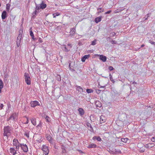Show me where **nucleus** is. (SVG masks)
Segmentation results:
<instances>
[{
    "label": "nucleus",
    "mask_w": 155,
    "mask_h": 155,
    "mask_svg": "<svg viewBox=\"0 0 155 155\" xmlns=\"http://www.w3.org/2000/svg\"><path fill=\"white\" fill-rule=\"evenodd\" d=\"M36 6L35 10L33 12V14L36 15L40 11V9H43L46 8L47 6L44 3L43 1H42V2L40 4H37L36 3H35Z\"/></svg>",
    "instance_id": "f257e3e1"
},
{
    "label": "nucleus",
    "mask_w": 155,
    "mask_h": 155,
    "mask_svg": "<svg viewBox=\"0 0 155 155\" xmlns=\"http://www.w3.org/2000/svg\"><path fill=\"white\" fill-rule=\"evenodd\" d=\"M12 128L9 126L5 127L4 128V134L5 135H10Z\"/></svg>",
    "instance_id": "f03ea898"
},
{
    "label": "nucleus",
    "mask_w": 155,
    "mask_h": 155,
    "mask_svg": "<svg viewBox=\"0 0 155 155\" xmlns=\"http://www.w3.org/2000/svg\"><path fill=\"white\" fill-rule=\"evenodd\" d=\"M22 30H20L19 31V34L17 38L16 41V44L18 47H19L20 45L21 41L22 38Z\"/></svg>",
    "instance_id": "7ed1b4c3"
},
{
    "label": "nucleus",
    "mask_w": 155,
    "mask_h": 155,
    "mask_svg": "<svg viewBox=\"0 0 155 155\" xmlns=\"http://www.w3.org/2000/svg\"><path fill=\"white\" fill-rule=\"evenodd\" d=\"M25 80L28 85H30L31 84V78L28 73H25L24 74Z\"/></svg>",
    "instance_id": "20e7f679"
},
{
    "label": "nucleus",
    "mask_w": 155,
    "mask_h": 155,
    "mask_svg": "<svg viewBox=\"0 0 155 155\" xmlns=\"http://www.w3.org/2000/svg\"><path fill=\"white\" fill-rule=\"evenodd\" d=\"M10 119H12L13 120L12 123L15 122L18 119V116L16 113H13L12 114L10 117Z\"/></svg>",
    "instance_id": "39448f33"
},
{
    "label": "nucleus",
    "mask_w": 155,
    "mask_h": 155,
    "mask_svg": "<svg viewBox=\"0 0 155 155\" xmlns=\"http://www.w3.org/2000/svg\"><path fill=\"white\" fill-rule=\"evenodd\" d=\"M42 150L45 155H48L49 152V150L48 146L46 145H44L43 146Z\"/></svg>",
    "instance_id": "423d86ee"
},
{
    "label": "nucleus",
    "mask_w": 155,
    "mask_h": 155,
    "mask_svg": "<svg viewBox=\"0 0 155 155\" xmlns=\"http://www.w3.org/2000/svg\"><path fill=\"white\" fill-rule=\"evenodd\" d=\"M30 104L31 107H35L37 106L40 105L39 102L37 101H31Z\"/></svg>",
    "instance_id": "0eeeda50"
},
{
    "label": "nucleus",
    "mask_w": 155,
    "mask_h": 155,
    "mask_svg": "<svg viewBox=\"0 0 155 155\" xmlns=\"http://www.w3.org/2000/svg\"><path fill=\"white\" fill-rule=\"evenodd\" d=\"M20 147L24 152H27L28 151V148L27 145L26 144H20Z\"/></svg>",
    "instance_id": "6e6552de"
},
{
    "label": "nucleus",
    "mask_w": 155,
    "mask_h": 155,
    "mask_svg": "<svg viewBox=\"0 0 155 155\" xmlns=\"http://www.w3.org/2000/svg\"><path fill=\"white\" fill-rule=\"evenodd\" d=\"M8 16V14L7 12L4 10L3 11L2 14V18L3 20L6 18Z\"/></svg>",
    "instance_id": "1a4fd4ad"
},
{
    "label": "nucleus",
    "mask_w": 155,
    "mask_h": 155,
    "mask_svg": "<svg viewBox=\"0 0 155 155\" xmlns=\"http://www.w3.org/2000/svg\"><path fill=\"white\" fill-rule=\"evenodd\" d=\"M75 29L74 28H71V31L69 32L70 34L68 35V37H72L73 35L75 33Z\"/></svg>",
    "instance_id": "9d476101"
},
{
    "label": "nucleus",
    "mask_w": 155,
    "mask_h": 155,
    "mask_svg": "<svg viewBox=\"0 0 155 155\" xmlns=\"http://www.w3.org/2000/svg\"><path fill=\"white\" fill-rule=\"evenodd\" d=\"M98 56H99L100 59L102 60L103 62H105L106 61L107 57L102 55L97 54Z\"/></svg>",
    "instance_id": "9b49d317"
},
{
    "label": "nucleus",
    "mask_w": 155,
    "mask_h": 155,
    "mask_svg": "<svg viewBox=\"0 0 155 155\" xmlns=\"http://www.w3.org/2000/svg\"><path fill=\"white\" fill-rule=\"evenodd\" d=\"M78 111L79 112V114L81 116H82L84 114V111L83 109L81 108H79L78 109Z\"/></svg>",
    "instance_id": "f8f14e48"
},
{
    "label": "nucleus",
    "mask_w": 155,
    "mask_h": 155,
    "mask_svg": "<svg viewBox=\"0 0 155 155\" xmlns=\"http://www.w3.org/2000/svg\"><path fill=\"white\" fill-rule=\"evenodd\" d=\"M100 119L101 123H103L106 121L107 118L105 117L102 115L100 116Z\"/></svg>",
    "instance_id": "ddd939ff"
},
{
    "label": "nucleus",
    "mask_w": 155,
    "mask_h": 155,
    "mask_svg": "<svg viewBox=\"0 0 155 155\" xmlns=\"http://www.w3.org/2000/svg\"><path fill=\"white\" fill-rule=\"evenodd\" d=\"M102 16H100L95 18L94 21L96 23H97L101 21V20Z\"/></svg>",
    "instance_id": "4468645a"
},
{
    "label": "nucleus",
    "mask_w": 155,
    "mask_h": 155,
    "mask_svg": "<svg viewBox=\"0 0 155 155\" xmlns=\"http://www.w3.org/2000/svg\"><path fill=\"white\" fill-rule=\"evenodd\" d=\"M46 138L47 140L49 141V142L51 143H53L52 138L50 135H47Z\"/></svg>",
    "instance_id": "2eb2a0df"
},
{
    "label": "nucleus",
    "mask_w": 155,
    "mask_h": 155,
    "mask_svg": "<svg viewBox=\"0 0 155 155\" xmlns=\"http://www.w3.org/2000/svg\"><path fill=\"white\" fill-rule=\"evenodd\" d=\"M75 87H77L76 90L80 93L84 91L83 89L81 87L77 85Z\"/></svg>",
    "instance_id": "dca6fc26"
},
{
    "label": "nucleus",
    "mask_w": 155,
    "mask_h": 155,
    "mask_svg": "<svg viewBox=\"0 0 155 155\" xmlns=\"http://www.w3.org/2000/svg\"><path fill=\"white\" fill-rule=\"evenodd\" d=\"M13 144L15 146H18L19 144V143L18 142V140L16 139H14L13 140Z\"/></svg>",
    "instance_id": "f3484780"
},
{
    "label": "nucleus",
    "mask_w": 155,
    "mask_h": 155,
    "mask_svg": "<svg viewBox=\"0 0 155 155\" xmlns=\"http://www.w3.org/2000/svg\"><path fill=\"white\" fill-rule=\"evenodd\" d=\"M154 146V144L153 143H150L144 145V147L147 148L152 147Z\"/></svg>",
    "instance_id": "a211bd4d"
},
{
    "label": "nucleus",
    "mask_w": 155,
    "mask_h": 155,
    "mask_svg": "<svg viewBox=\"0 0 155 155\" xmlns=\"http://www.w3.org/2000/svg\"><path fill=\"white\" fill-rule=\"evenodd\" d=\"M10 152L12 154V155H15L17 153L16 151L14 148H10Z\"/></svg>",
    "instance_id": "6ab92c4d"
},
{
    "label": "nucleus",
    "mask_w": 155,
    "mask_h": 155,
    "mask_svg": "<svg viewBox=\"0 0 155 155\" xmlns=\"http://www.w3.org/2000/svg\"><path fill=\"white\" fill-rule=\"evenodd\" d=\"M90 57V55H84V56L83 57L81 58V61L82 62H85L86 59Z\"/></svg>",
    "instance_id": "aec40b11"
},
{
    "label": "nucleus",
    "mask_w": 155,
    "mask_h": 155,
    "mask_svg": "<svg viewBox=\"0 0 155 155\" xmlns=\"http://www.w3.org/2000/svg\"><path fill=\"white\" fill-rule=\"evenodd\" d=\"M4 84L2 80L0 79V94L2 92V89L3 87Z\"/></svg>",
    "instance_id": "412c9836"
},
{
    "label": "nucleus",
    "mask_w": 155,
    "mask_h": 155,
    "mask_svg": "<svg viewBox=\"0 0 155 155\" xmlns=\"http://www.w3.org/2000/svg\"><path fill=\"white\" fill-rule=\"evenodd\" d=\"M31 120L32 124L34 125L35 126L36 125L35 118H32Z\"/></svg>",
    "instance_id": "4be33fe9"
},
{
    "label": "nucleus",
    "mask_w": 155,
    "mask_h": 155,
    "mask_svg": "<svg viewBox=\"0 0 155 155\" xmlns=\"http://www.w3.org/2000/svg\"><path fill=\"white\" fill-rule=\"evenodd\" d=\"M97 147V145L94 144H91L88 145L87 147L89 148H95Z\"/></svg>",
    "instance_id": "5701e85b"
},
{
    "label": "nucleus",
    "mask_w": 155,
    "mask_h": 155,
    "mask_svg": "<svg viewBox=\"0 0 155 155\" xmlns=\"http://www.w3.org/2000/svg\"><path fill=\"white\" fill-rule=\"evenodd\" d=\"M30 34L31 36V37L32 38H34V34H33V32L32 31V28H30Z\"/></svg>",
    "instance_id": "b1692460"
},
{
    "label": "nucleus",
    "mask_w": 155,
    "mask_h": 155,
    "mask_svg": "<svg viewBox=\"0 0 155 155\" xmlns=\"http://www.w3.org/2000/svg\"><path fill=\"white\" fill-rule=\"evenodd\" d=\"M43 118L46 119V121L48 122H49L51 121L50 118L48 116H43Z\"/></svg>",
    "instance_id": "393cba45"
},
{
    "label": "nucleus",
    "mask_w": 155,
    "mask_h": 155,
    "mask_svg": "<svg viewBox=\"0 0 155 155\" xmlns=\"http://www.w3.org/2000/svg\"><path fill=\"white\" fill-rule=\"evenodd\" d=\"M62 48L64 51L66 52L69 51L70 50L69 49L68 50L67 49V47L65 45H64L62 46Z\"/></svg>",
    "instance_id": "a878e982"
},
{
    "label": "nucleus",
    "mask_w": 155,
    "mask_h": 155,
    "mask_svg": "<svg viewBox=\"0 0 155 155\" xmlns=\"http://www.w3.org/2000/svg\"><path fill=\"white\" fill-rule=\"evenodd\" d=\"M98 12H97V14H98L100 13H101L102 12H104V9H102V8H99L97 9Z\"/></svg>",
    "instance_id": "bb28decb"
},
{
    "label": "nucleus",
    "mask_w": 155,
    "mask_h": 155,
    "mask_svg": "<svg viewBox=\"0 0 155 155\" xmlns=\"http://www.w3.org/2000/svg\"><path fill=\"white\" fill-rule=\"evenodd\" d=\"M3 139L5 140H6L7 141L8 139V137L10 136V135H5L4 134H3Z\"/></svg>",
    "instance_id": "cd10ccee"
},
{
    "label": "nucleus",
    "mask_w": 155,
    "mask_h": 155,
    "mask_svg": "<svg viewBox=\"0 0 155 155\" xmlns=\"http://www.w3.org/2000/svg\"><path fill=\"white\" fill-rule=\"evenodd\" d=\"M29 131L27 130L25 132L24 135L28 138L29 137Z\"/></svg>",
    "instance_id": "c85d7f7f"
},
{
    "label": "nucleus",
    "mask_w": 155,
    "mask_h": 155,
    "mask_svg": "<svg viewBox=\"0 0 155 155\" xmlns=\"http://www.w3.org/2000/svg\"><path fill=\"white\" fill-rule=\"evenodd\" d=\"M60 14L58 12H56L53 14V18H55L56 16H58Z\"/></svg>",
    "instance_id": "c756f323"
},
{
    "label": "nucleus",
    "mask_w": 155,
    "mask_h": 155,
    "mask_svg": "<svg viewBox=\"0 0 155 155\" xmlns=\"http://www.w3.org/2000/svg\"><path fill=\"white\" fill-rule=\"evenodd\" d=\"M128 139L127 138H122L121 139V141L124 142V143H126L127 140H128Z\"/></svg>",
    "instance_id": "7c9ffc66"
},
{
    "label": "nucleus",
    "mask_w": 155,
    "mask_h": 155,
    "mask_svg": "<svg viewBox=\"0 0 155 155\" xmlns=\"http://www.w3.org/2000/svg\"><path fill=\"white\" fill-rule=\"evenodd\" d=\"M56 80L58 81H61V77L60 75H57L56 77Z\"/></svg>",
    "instance_id": "2f4dec72"
},
{
    "label": "nucleus",
    "mask_w": 155,
    "mask_h": 155,
    "mask_svg": "<svg viewBox=\"0 0 155 155\" xmlns=\"http://www.w3.org/2000/svg\"><path fill=\"white\" fill-rule=\"evenodd\" d=\"M86 92L88 93H90L93 92V91L91 89H87L86 90Z\"/></svg>",
    "instance_id": "473e14b6"
},
{
    "label": "nucleus",
    "mask_w": 155,
    "mask_h": 155,
    "mask_svg": "<svg viewBox=\"0 0 155 155\" xmlns=\"http://www.w3.org/2000/svg\"><path fill=\"white\" fill-rule=\"evenodd\" d=\"M145 150L144 148H140L139 150V151L140 153H143L145 151Z\"/></svg>",
    "instance_id": "72a5a7b5"
},
{
    "label": "nucleus",
    "mask_w": 155,
    "mask_h": 155,
    "mask_svg": "<svg viewBox=\"0 0 155 155\" xmlns=\"http://www.w3.org/2000/svg\"><path fill=\"white\" fill-rule=\"evenodd\" d=\"M10 6V4H9L8 3L6 5V9L8 11L9 10Z\"/></svg>",
    "instance_id": "f704fd0d"
},
{
    "label": "nucleus",
    "mask_w": 155,
    "mask_h": 155,
    "mask_svg": "<svg viewBox=\"0 0 155 155\" xmlns=\"http://www.w3.org/2000/svg\"><path fill=\"white\" fill-rule=\"evenodd\" d=\"M96 41L97 40L96 39H95L94 40L92 41L91 45H95L96 44Z\"/></svg>",
    "instance_id": "c9c22d12"
},
{
    "label": "nucleus",
    "mask_w": 155,
    "mask_h": 155,
    "mask_svg": "<svg viewBox=\"0 0 155 155\" xmlns=\"http://www.w3.org/2000/svg\"><path fill=\"white\" fill-rule=\"evenodd\" d=\"M116 35V33L114 32H112L110 33V37H113Z\"/></svg>",
    "instance_id": "e433bc0d"
},
{
    "label": "nucleus",
    "mask_w": 155,
    "mask_h": 155,
    "mask_svg": "<svg viewBox=\"0 0 155 155\" xmlns=\"http://www.w3.org/2000/svg\"><path fill=\"white\" fill-rule=\"evenodd\" d=\"M62 153H65L66 152V150L65 149V147L64 146H62Z\"/></svg>",
    "instance_id": "4c0bfd02"
},
{
    "label": "nucleus",
    "mask_w": 155,
    "mask_h": 155,
    "mask_svg": "<svg viewBox=\"0 0 155 155\" xmlns=\"http://www.w3.org/2000/svg\"><path fill=\"white\" fill-rule=\"evenodd\" d=\"M89 125H90V129H89V130L91 132H93V127H92L91 124L89 123Z\"/></svg>",
    "instance_id": "58836bf2"
},
{
    "label": "nucleus",
    "mask_w": 155,
    "mask_h": 155,
    "mask_svg": "<svg viewBox=\"0 0 155 155\" xmlns=\"http://www.w3.org/2000/svg\"><path fill=\"white\" fill-rule=\"evenodd\" d=\"M96 140L98 141H100L101 140V138L99 136H97Z\"/></svg>",
    "instance_id": "ea45409f"
},
{
    "label": "nucleus",
    "mask_w": 155,
    "mask_h": 155,
    "mask_svg": "<svg viewBox=\"0 0 155 155\" xmlns=\"http://www.w3.org/2000/svg\"><path fill=\"white\" fill-rule=\"evenodd\" d=\"M108 69L110 71H112L114 69V68L111 66H109Z\"/></svg>",
    "instance_id": "a19ab883"
},
{
    "label": "nucleus",
    "mask_w": 155,
    "mask_h": 155,
    "mask_svg": "<svg viewBox=\"0 0 155 155\" xmlns=\"http://www.w3.org/2000/svg\"><path fill=\"white\" fill-rule=\"evenodd\" d=\"M70 65H71V64L70 63L69 64V68L70 69V70L72 71H75V70L74 69H73V68H72L71 67H70Z\"/></svg>",
    "instance_id": "79ce46f5"
},
{
    "label": "nucleus",
    "mask_w": 155,
    "mask_h": 155,
    "mask_svg": "<svg viewBox=\"0 0 155 155\" xmlns=\"http://www.w3.org/2000/svg\"><path fill=\"white\" fill-rule=\"evenodd\" d=\"M25 117L27 119V120H26V122L24 124H28V118L26 116H25Z\"/></svg>",
    "instance_id": "37998d69"
},
{
    "label": "nucleus",
    "mask_w": 155,
    "mask_h": 155,
    "mask_svg": "<svg viewBox=\"0 0 155 155\" xmlns=\"http://www.w3.org/2000/svg\"><path fill=\"white\" fill-rule=\"evenodd\" d=\"M111 10H109L108 11H107V12H105L104 13V14L106 15V14H109L111 13Z\"/></svg>",
    "instance_id": "c03bdc74"
},
{
    "label": "nucleus",
    "mask_w": 155,
    "mask_h": 155,
    "mask_svg": "<svg viewBox=\"0 0 155 155\" xmlns=\"http://www.w3.org/2000/svg\"><path fill=\"white\" fill-rule=\"evenodd\" d=\"M4 106V105L3 104H1L0 105V109L1 110L2 109H3V107Z\"/></svg>",
    "instance_id": "a18cd8bd"
},
{
    "label": "nucleus",
    "mask_w": 155,
    "mask_h": 155,
    "mask_svg": "<svg viewBox=\"0 0 155 155\" xmlns=\"http://www.w3.org/2000/svg\"><path fill=\"white\" fill-rule=\"evenodd\" d=\"M38 41L40 42V43H41L42 42V40L41 39V38H38Z\"/></svg>",
    "instance_id": "49530a36"
},
{
    "label": "nucleus",
    "mask_w": 155,
    "mask_h": 155,
    "mask_svg": "<svg viewBox=\"0 0 155 155\" xmlns=\"http://www.w3.org/2000/svg\"><path fill=\"white\" fill-rule=\"evenodd\" d=\"M150 42L152 45H155V42L152 41H150Z\"/></svg>",
    "instance_id": "de8ad7c7"
},
{
    "label": "nucleus",
    "mask_w": 155,
    "mask_h": 155,
    "mask_svg": "<svg viewBox=\"0 0 155 155\" xmlns=\"http://www.w3.org/2000/svg\"><path fill=\"white\" fill-rule=\"evenodd\" d=\"M110 80L112 82H113V81H114V80H113V78H112V77L111 76V74H110Z\"/></svg>",
    "instance_id": "09e8293b"
},
{
    "label": "nucleus",
    "mask_w": 155,
    "mask_h": 155,
    "mask_svg": "<svg viewBox=\"0 0 155 155\" xmlns=\"http://www.w3.org/2000/svg\"><path fill=\"white\" fill-rule=\"evenodd\" d=\"M151 141L153 142H155V137H153L151 139Z\"/></svg>",
    "instance_id": "8fccbe9b"
},
{
    "label": "nucleus",
    "mask_w": 155,
    "mask_h": 155,
    "mask_svg": "<svg viewBox=\"0 0 155 155\" xmlns=\"http://www.w3.org/2000/svg\"><path fill=\"white\" fill-rule=\"evenodd\" d=\"M111 42H112V44H116L117 43V42L116 41L114 40H112L111 41Z\"/></svg>",
    "instance_id": "3c124183"
},
{
    "label": "nucleus",
    "mask_w": 155,
    "mask_h": 155,
    "mask_svg": "<svg viewBox=\"0 0 155 155\" xmlns=\"http://www.w3.org/2000/svg\"><path fill=\"white\" fill-rule=\"evenodd\" d=\"M97 136H95L93 138H92V139L93 140H96L97 139Z\"/></svg>",
    "instance_id": "603ef678"
},
{
    "label": "nucleus",
    "mask_w": 155,
    "mask_h": 155,
    "mask_svg": "<svg viewBox=\"0 0 155 155\" xmlns=\"http://www.w3.org/2000/svg\"><path fill=\"white\" fill-rule=\"evenodd\" d=\"M15 146L16 147V149H18L19 147L20 146V144H18V146Z\"/></svg>",
    "instance_id": "864d4df0"
},
{
    "label": "nucleus",
    "mask_w": 155,
    "mask_h": 155,
    "mask_svg": "<svg viewBox=\"0 0 155 155\" xmlns=\"http://www.w3.org/2000/svg\"><path fill=\"white\" fill-rule=\"evenodd\" d=\"M149 14H147V15H146L145 16V18H146H146H145V20H146V19H147V18L148 17H149Z\"/></svg>",
    "instance_id": "5fc2aeb1"
},
{
    "label": "nucleus",
    "mask_w": 155,
    "mask_h": 155,
    "mask_svg": "<svg viewBox=\"0 0 155 155\" xmlns=\"http://www.w3.org/2000/svg\"><path fill=\"white\" fill-rule=\"evenodd\" d=\"M33 40L34 41H35L36 40L38 39V38H34H34H32Z\"/></svg>",
    "instance_id": "6e6d98bb"
},
{
    "label": "nucleus",
    "mask_w": 155,
    "mask_h": 155,
    "mask_svg": "<svg viewBox=\"0 0 155 155\" xmlns=\"http://www.w3.org/2000/svg\"><path fill=\"white\" fill-rule=\"evenodd\" d=\"M41 122H40V123L38 125V127H41Z\"/></svg>",
    "instance_id": "4d7b16f0"
},
{
    "label": "nucleus",
    "mask_w": 155,
    "mask_h": 155,
    "mask_svg": "<svg viewBox=\"0 0 155 155\" xmlns=\"http://www.w3.org/2000/svg\"><path fill=\"white\" fill-rule=\"evenodd\" d=\"M145 46L143 44L141 46V48H143Z\"/></svg>",
    "instance_id": "13d9d810"
},
{
    "label": "nucleus",
    "mask_w": 155,
    "mask_h": 155,
    "mask_svg": "<svg viewBox=\"0 0 155 155\" xmlns=\"http://www.w3.org/2000/svg\"><path fill=\"white\" fill-rule=\"evenodd\" d=\"M78 151L80 152V153H83V152L80 150H78Z\"/></svg>",
    "instance_id": "bf43d9fd"
},
{
    "label": "nucleus",
    "mask_w": 155,
    "mask_h": 155,
    "mask_svg": "<svg viewBox=\"0 0 155 155\" xmlns=\"http://www.w3.org/2000/svg\"><path fill=\"white\" fill-rule=\"evenodd\" d=\"M110 37H107V39H110Z\"/></svg>",
    "instance_id": "052dcab7"
},
{
    "label": "nucleus",
    "mask_w": 155,
    "mask_h": 155,
    "mask_svg": "<svg viewBox=\"0 0 155 155\" xmlns=\"http://www.w3.org/2000/svg\"><path fill=\"white\" fill-rule=\"evenodd\" d=\"M133 84H136V83L134 81V82H133Z\"/></svg>",
    "instance_id": "680f3d73"
},
{
    "label": "nucleus",
    "mask_w": 155,
    "mask_h": 155,
    "mask_svg": "<svg viewBox=\"0 0 155 155\" xmlns=\"http://www.w3.org/2000/svg\"><path fill=\"white\" fill-rule=\"evenodd\" d=\"M10 120H12V119H10V117H9V118H8V119L7 120V121H8Z\"/></svg>",
    "instance_id": "e2e57ef3"
},
{
    "label": "nucleus",
    "mask_w": 155,
    "mask_h": 155,
    "mask_svg": "<svg viewBox=\"0 0 155 155\" xmlns=\"http://www.w3.org/2000/svg\"><path fill=\"white\" fill-rule=\"evenodd\" d=\"M8 75H7V74H5V78L7 77V76Z\"/></svg>",
    "instance_id": "0e129e2a"
},
{
    "label": "nucleus",
    "mask_w": 155,
    "mask_h": 155,
    "mask_svg": "<svg viewBox=\"0 0 155 155\" xmlns=\"http://www.w3.org/2000/svg\"><path fill=\"white\" fill-rule=\"evenodd\" d=\"M35 16L34 15H33V18H35Z\"/></svg>",
    "instance_id": "69168bd1"
},
{
    "label": "nucleus",
    "mask_w": 155,
    "mask_h": 155,
    "mask_svg": "<svg viewBox=\"0 0 155 155\" xmlns=\"http://www.w3.org/2000/svg\"><path fill=\"white\" fill-rule=\"evenodd\" d=\"M68 45L69 46H71V45L70 44H68Z\"/></svg>",
    "instance_id": "338daca9"
},
{
    "label": "nucleus",
    "mask_w": 155,
    "mask_h": 155,
    "mask_svg": "<svg viewBox=\"0 0 155 155\" xmlns=\"http://www.w3.org/2000/svg\"><path fill=\"white\" fill-rule=\"evenodd\" d=\"M87 126H88V127H89H89H90V125H89V124H88L87 125Z\"/></svg>",
    "instance_id": "774afa93"
}]
</instances>
